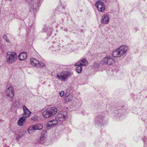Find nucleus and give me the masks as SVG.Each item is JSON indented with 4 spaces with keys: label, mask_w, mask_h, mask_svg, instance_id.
<instances>
[{
    "label": "nucleus",
    "mask_w": 147,
    "mask_h": 147,
    "mask_svg": "<svg viewBox=\"0 0 147 147\" xmlns=\"http://www.w3.org/2000/svg\"><path fill=\"white\" fill-rule=\"evenodd\" d=\"M128 49L127 46L123 45L113 51L112 55L115 57H119L125 54Z\"/></svg>",
    "instance_id": "1"
},
{
    "label": "nucleus",
    "mask_w": 147,
    "mask_h": 147,
    "mask_svg": "<svg viewBox=\"0 0 147 147\" xmlns=\"http://www.w3.org/2000/svg\"><path fill=\"white\" fill-rule=\"evenodd\" d=\"M29 3V11L32 13H34L40 5V0H31Z\"/></svg>",
    "instance_id": "2"
},
{
    "label": "nucleus",
    "mask_w": 147,
    "mask_h": 147,
    "mask_svg": "<svg viewBox=\"0 0 147 147\" xmlns=\"http://www.w3.org/2000/svg\"><path fill=\"white\" fill-rule=\"evenodd\" d=\"M6 61L9 64H11L15 62L17 59V55L15 52H8L5 56Z\"/></svg>",
    "instance_id": "3"
},
{
    "label": "nucleus",
    "mask_w": 147,
    "mask_h": 147,
    "mask_svg": "<svg viewBox=\"0 0 147 147\" xmlns=\"http://www.w3.org/2000/svg\"><path fill=\"white\" fill-rule=\"evenodd\" d=\"M57 111V108L55 107H49L44 111L42 115L45 118H48L53 115Z\"/></svg>",
    "instance_id": "4"
},
{
    "label": "nucleus",
    "mask_w": 147,
    "mask_h": 147,
    "mask_svg": "<svg viewBox=\"0 0 147 147\" xmlns=\"http://www.w3.org/2000/svg\"><path fill=\"white\" fill-rule=\"evenodd\" d=\"M70 76V72L67 71H63L58 73L57 76L59 80L63 82L66 81L67 79Z\"/></svg>",
    "instance_id": "5"
},
{
    "label": "nucleus",
    "mask_w": 147,
    "mask_h": 147,
    "mask_svg": "<svg viewBox=\"0 0 147 147\" xmlns=\"http://www.w3.org/2000/svg\"><path fill=\"white\" fill-rule=\"evenodd\" d=\"M13 91V87L11 86H9L5 92L7 98L8 99V100L10 102L12 101V100L14 95Z\"/></svg>",
    "instance_id": "6"
},
{
    "label": "nucleus",
    "mask_w": 147,
    "mask_h": 147,
    "mask_svg": "<svg viewBox=\"0 0 147 147\" xmlns=\"http://www.w3.org/2000/svg\"><path fill=\"white\" fill-rule=\"evenodd\" d=\"M114 60L113 58L107 56L104 58L102 61V64L111 65L114 62Z\"/></svg>",
    "instance_id": "7"
},
{
    "label": "nucleus",
    "mask_w": 147,
    "mask_h": 147,
    "mask_svg": "<svg viewBox=\"0 0 147 147\" xmlns=\"http://www.w3.org/2000/svg\"><path fill=\"white\" fill-rule=\"evenodd\" d=\"M67 116V111H63L60 112L58 114L57 118L59 121H63L65 120Z\"/></svg>",
    "instance_id": "8"
},
{
    "label": "nucleus",
    "mask_w": 147,
    "mask_h": 147,
    "mask_svg": "<svg viewBox=\"0 0 147 147\" xmlns=\"http://www.w3.org/2000/svg\"><path fill=\"white\" fill-rule=\"evenodd\" d=\"M95 6L99 11L101 12H104L105 9V6L103 2L100 1H97L96 3Z\"/></svg>",
    "instance_id": "9"
},
{
    "label": "nucleus",
    "mask_w": 147,
    "mask_h": 147,
    "mask_svg": "<svg viewBox=\"0 0 147 147\" xmlns=\"http://www.w3.org/2000/svg\"><path fill=\"white\" fill-rule=\"evenodd\" d=\"M24 113L23 117L27 118L29 117L31 114V112L28 109L25 105H24L23 107Z\"/></svg>",
    "instance_id": "10"
},
{
    "label": "nucleus",
    "mask_w": 147,
    "mask_h": 147,
    "mask_svg": "<svg viewBox=\"0 0 147 147\" xmlns=\"http://www.w3.org/2000/svg\"><path fill=\"white\" fill-rule=\"evenodd\" d=\"M109 21V17L108 15L105 14L102 16L101 23L102 24H108Z\"/></svg>",
    "instance_id": "11"
},
{
    "label": "nucleus",
    "mask_w": 147,
    "mask_h": 147,
    "mask_svg": "<svg viewBox=\"0 0 147 147\" xmlns=\"http://www.w3.org/2000/svg\"><path fill=\"white\" fill-rule=\"evenodd\" d=\"M87 64V61L85 59H83L80 60L79 61L75 64V66L81 65L82 66H86Z\"/></svg>",
    "instance_id": "12"
},
{
    "label": "nucleus",
    "mask_w": 147,
    "mask_h": 147,
    "mask_svg": "<svg viewBox=\"0 0 147 147\" xmlns=\"http://www.w3.org/2000/svg\"><path fill=\"white\" fill-rule=\"evenodd\" d=\"M27 57V53L24 52L20 53L18 56V58L19 60L22 61L26 59Z\"/></svg>",
    "instance_id": "13"
},
{
    "label": "nucleus",
    "mask_w": 147,
    "mask_h": 147,
    "mask_svg": "<svg viewBox=\"0 0 147 147\" xmlns=\"http://www.w3.org/2000/svg\"><path fill=\"white\" fill-rule=\"evenodd\" d=\"M59 121L57 118L56 119L53 120L49 121L47 124V125L49 127H52L57 124Z\"/></svg>",
    "instance_id": "14"
},
{
    "label": "nucleus",
    "mask_w": 147,
    "mask_h": 147,
    "mask_svg": "<svg viewBox=\"0 0 147 147\" xmlns=\"http://www.w3.org/2000/svg\"><path fill=\"white\" fill-rule=\"evenodd\" d=\"M25 120V117H24L20 118L18 121V125L20 126H23Z\"/></svg>",
    "instance_id": "15"
},
{
    "label": "nucleus",
    "mask_w": 147,
    "mask_h": 147,
    "mask_svg": "<svg viewBox=\"0 0 147 147\" xmlns=\"http://www.w3.org/2000/svg\"><path fill=\"white\" fill-rule=\"evenodd\" d=\"M39 61L33 58L30 59V63L32 65L37 67Z\"/></svg>",
    "instance_id": "16"
},
{
    "label": "nucleus",
    "mask_w": 147,
    "mask_h": 147,
    "mask_svg": "<svg viewBox=\"0 0 147 147\" xmlns=\"http://www.w3.org/2000/svg\"><path fill=\"white\" fill-rule=\"evenodd\" d=\"M65 100L66 101L68 102H70L73 99L72 96L69 93L65 94Z\"/></svg>",
    "instance_id": "17"
},
{
    "label": "nucleus",
    "mask_w": 147,
    "mask_h": 147,
    "mask_svg": "<svg viewBox=\"0 0 147 147\" xmlns=\"http://www.w3.org/2000/svg\"><path fill=\"white\" fill-rule=\"evenodd\" d=\"M35 130H40L43 128V126L41 124H37L33 125Z\"/></svg>",
    "instance_id": "18"
},
{
    "label": "nucleus",
    "mask_w": 147,
    "mask_h": 147,
    "mask_svg": "<svg viewBox=\"0 0 147 147\" xmlns=\"http://www.w3.org/2000/svg\"><path fill=\"white\" fill-rule=\"evenodd\" d=\"M78 67L76 68V71L78 73H80L82 70V67L81 65L77 66Z\"/></svg>",
    "instance_id": "19"
},
{
    "label": "nucleus",
    "mask_w": 147,
    "mask_h": 147,
    "mask_svg": "<svg viewBox=\"0 0 147 147\" xmlns=\"http://www.w3.org/2000/svg\"><path fill=\"white\" fill-rule=\"evenodd\" d=\"M34 130V128L33 125H32L30 126L28 130V133L30 134H31L32 132V131Z\"/></svg>",
    "instance_id": "20"
},
{
    "label": "nucleus",
    "mask_w": 147,
    "mask_h": 147,
    "mask_svg": "<svg viewBox=\"0 0 147 147\" xmlns=\"http://www.w3.org/2000/svg\"><path fill=\"white\" fill-rule=\"evenodd\" d=\"M45 66V65L44 63L41 61H38L37 67L40 68L41 67H42Z\"/></svg>",
    "instance_id": "21"
},
{
    "label": "nucleus",
    "mask_w": 147,
    "mask_h": 147,
    "mask_svg": "<svg viewBox=\"0 0 147 147\" xmlns=\"http://www.w3.org/2000/svg\"><path fill=\"white\" fill-rule=\"evenodd\" d=\"M46 134V132L45 131H43L41 134H40V138H41V140L42 138H43L45 135Z\"/></svg>",
    "instance_id": "22"
},
{
    "label": "nucleus",
    "mask_w": 147,
    "mask_h": 147,
    "mask_svg": "<svg viewBox=\"0 0 147 147\" xmlns=\"http://www.w3.org/2000/svg\"><path fill=\"white\" fill-rule=\"evenodd\" d=\"M3 38L7 42H8L9 40L7 38V37L6 35H4Z\"/></svg>",
    "instance_id": "23"
},
{
    "label": "nucleus",
    "mask_w": 147,
    "mask_h": 147,
    "mask_svg": "<svg viewBox=\"0 0 147 147\" xmlns=\"http://www.w3.org/2000/svg\"><path fill=\"white\" fill-rule=\"evenodd\" d=\"M64 94V92L63 91H62L61 92H59V94L61 97H62L63 96Z\"/></svg>",
    "instance_id": "24"
},
{
    "label": "nucleus",
    "mask_w": 147,
    "mask_h": 147,
    "mask_svg": "<svg viewBox=\"0 0 147 147\" xmlns=\"http://www.w3.org/2000/svg\"><path fill=\"white\" fill-rule=\"evenodd\" d=\"M15 103L16 104V107H17L19 105V102L18 101H16Z\"/></svg>",
    "instance_id": "25"
},
{
    "label": "nucleus",
    "mask_w": 147,
    "mask_h": 147,
    "mask_svg": "<svg viewBox=\"0 0 147 147\" xmlns=\"http://www.w3.org/2000/svg\"><path fill=\"white\" fill-rule=\"evenodd\" d=\"M98 66V63H95L94 65V67L95 68L97 67Z\"/></svg>",
    "instance_id": "26"
},
{
    "label": "nucleus",
    "mask_w": 147,
    "mask_h": 147,
    "mask_svg": "<svg viewBox=\"0 0 147 147\" xmlns=\"http://www.w3.org/2000/svg\"><path fill=\"white\" fill-rule=\"evenodd\" d=\"M101 119H100V120H98V122H97V123H96L97 124H99V123H98V122L100 123H101Z\"/></svg>",
    "instance_id": "27"
},
{
    "label": "nucleus",
    "mask_w": 147,
    "mask_h": 147,
    "mask_svg": "<svg viewBox=\"0 0 147 147\" xmlns=\"http://www.w3.org/2000/svg\"><path fill=\"white\" fill-rule=\"evenodd\" d=\"M20 138V136H18L16 137V140H18L19 138Z\"/></svg>",
    "instance_id": "28"
},
{
    "label": "nucleus",
    "mask_w": 147,
    "mask_h": 147,
    "mask_svg": "<svg viewBox=\"0 0 147 147\" xmlns=\"http://www.w3.org/2000/svg\"><path fill=\"white\" fill-rule=\"evenodd\" d=\"M24 131H23L22 132V136H23V135H24Z\"/></svg>",
    "instance_id": "29"
},
{
    "label": "nucleus",
    "mask_w": 147,
    "mask_h": 147,
    "mask_svg": "<svg viewBox=\"0 0 147 147\" xmlns=\"http://www.w3.org/2000/svg\"><path fill=\"white\" fill-rule=\"evenodd\" d=\"M98 119H97L96 120V121H97Z\"/></svg>",
    "instance_id": "30"
}]
</instances>
